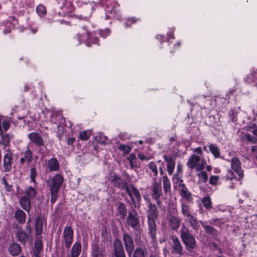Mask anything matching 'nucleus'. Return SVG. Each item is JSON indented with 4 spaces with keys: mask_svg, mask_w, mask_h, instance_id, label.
I'll return each mask as SVG.
<instances>
[{
    "mask_svg": "<svg viewBox=\"0 0 257 257\" xmlns=\"http://www.w3.org/2000/svg\"><path fill=\"white\" fill-rule=\"evenodd\" d=\"M194 153H196L191 155L188 158L186 163L187 167L191 169H195L196 171H200L203 170L206 164L205 160L202 158L203 152L201 147L196 148L193 149Z\"/></svg>",
    "mask_w": 257,
    "mask_h": 257,
    "instance_id": "obj_1",
    "label": "nucleus"
},
{
    "mask_svg": "<svg viewBox=\"0 0 257 257\" xmlns=\"http://www.w3.org/2000/svg\"><path fill=\"white\" fill-rule=\"evenodd\" d=\"M181 238L186 246V249L190 251L196 247V240L194 236L190 233L188 228L182 226L180 230Z\"/></svg>",
    "mask_w": 257,
    "mask_h": 257,
    "instance_id": "obj_2",
    "label": "nucleus"
},
{
    "mask_svg": "<svg viewBox=\"0 0 257 257\" xmlns=\"http://www.w3.org/2000/svg\"><path fill=\"white\" fill-rule=\"evenodd\" d=\"M126 222L127 225L131 227L136 233L141 232L139 217L135 210H132L128 212Z\"/></svg>",
    "mask_w": 257,
    "mask_h": 257,
    "instance_id": "obj_3",
    "label": "nucleus"
},
{
    "mask_svg": "<svg viewBox=\"0 0 257 257\" xmlns=\"http://www.w3.org/2000/svg\"><path fill=\"white\" fill-rule=\"evenodd\" d=\"M73 240V230L71 226H66L63 230L61 243L63 247L69 249Z\"/></svg>",
    "mask_w": 257,
    "mask_h": 257,
    "instance_id": "obj_4",
    "label": "nucleus"
},
{
    "mask_svg": "<svg viewBox=\"0 0 257 257\" xmlns=\"http://www.w3.org/2000/svg\"><path fill=\"white\" fill-rule=\"evenodd\" d=\"M64 181L63 176L60 174H56L53 178L47 181L50 190L58 191Z\"/></svg>",
    "mask_w": 257,
    "mask_h": 257,
    "instance_id": "obj_5",
    "label": "nucleus"
},
{
    "mask_svg": "<svg viewBox=\"0 0 257 257\" xmlns=\"http://www.w3.org/2000/svg\"><path fill=\"white\" fill-rule=\"evenodd\" d=\"M13 153L8 148L5 151L3 160V168L5 172H8L11 170L13 163Z\"/></svg>",
    "mask_w": 257,
    "mask_h": 257,
    "instance_id": "obj_6",
    "label": "nucleus"
},
{
    "mask_svg": "<svg viewBox=\"0 0 257 257\" xmlns=\"http://www.w3.org/2000/svg\"><path fill=\"white\" fill-rule=\"evenodd\" d=\"M123 241L128 255L131 257L135 248V243L132 236L128 233L123 234Z\"/></svg>",
    "mask_w": 257,
    "mask_h": 257,
    "instance_id": "obj_7",
    "label": "nucleus"
},
{
    "mask_svg": "<svg viewBox=\"0 0 257 257\" xmlns=\"http://www.w3.org/2000/svg\"><path fill=\"white\" fill-rule=\"evenodd\" d=\"M171 240L172 253H176L180 255H183V248L178 237L175 235H173L171 236Z\"/></svg>",
    "mask_w": 257,
    "mask_h": 257,
    "instance_id": "obj_8",
    "label": "nucleus"
},
{
    "mask_svg": "<svg viewBox=\"0 0 257 257\" xmlns=\"http://www.w3.org/2000/svg\"><path fill=\"white\" fill-rule=\"evenodd\" d=\"M232 169L238 175L239 179L243 177V172L241 169V162L236 157H233L231 160Z\"/></svg>",
    "mask_w": 257,
    "mask_h": 257,
    "instance_id": "obj_9",
    "label": "nucleus"
},
{
    "mask_svg": "<svg viewBox=\"0 0 257 257\" xmlns=\"http://www.w3.org/2000/svg\"><path fill=\"white\" fill-rule=\"evenodd\" d=\"M46 222V219L43 215H39L36 218L35 221V231L36 235H40L43 230V223Z\"/></svg>",
    "mask_w": 257,
    "mask_h": 257,
    "instance_id": "obj_10",
    "label": "nucleus"
},
{
    "mask_svg": "<svg viewBox=\"0 0 257 257\" xmlns=\"http://www.w3.org/2000/svg\"><path fill=\"white\" fill-rule=\"evenodd\" d=\"M163 158L166 163L167 170L169 175H172L175 167V158L171 156L164 155Z\"/></svg>",
    "mask_w": 257,
    "mask_h": 257,
    "instance_id": "obj_11",
    "label": "nucleus"
},
{
    "mask_svg": "<svg viewBox=\"0 0 257 257\" xmlns=\"http://www.w3.org/2000/svg\"><path fill=\"white\" fill-rule=\"evenodd\" d=\"M113 247L115 257H125L120 240L118 239H115L113 242Z\"/></svg>",
    "mask_w": 257,
    "mask_h": 257,
    "instance_id": "obj_12",
    "label": "nucleus"
},
{
    "mask_svg": "<svg viewBox=\"0 0 257 257\" xmlns=\"http://www.w3.org/2000/svg\"><path fill=\"white\" fill-rule=\"evenodd\" d=\"M156 221V220H147L148 225V233L154 242L156 241L157 240V225Z\"/></svg>",
    "mask_w": 257,
    "mask_h": 257,
    "instance_id": "obj_13",
    "label": "nucleus"
},
{
    "mask_svg": "<svg viewBox=\"0 0 257 257\" xmlns=\"http://www.w3.org/2000/svg\"><path fill=\"white\" fill-rule=\"evenodd\" d=\"M178 190L180 192L181 196L183 198L190 202L192 200V194L188 191L185 184H182V185L178 188Z\"/></svg>",
    "mask_w": 257,
    "mask_h": 257,
    "instance_id": "obj_14",
    "label": "nucleus"
},
{
    "mask_svg": "<svg viewBox=\"0 0 257 257\" xmlns=\"http://www.w3.org/2000/svg\"><path fill=\"white\" fill-rule=\"evenodd\" d=\"M147 220H156L158 217V211L155 204H151L148 207Z\"/></svg>",
    "mask_w": 257,
    "mask_h": 257,
    "instance_id": "obj_15",
    "label": "nucleus"
},
{
    "mask_svg": "<svg viewBox=\"0 0 257 257\" xmlns=\"http://www.w3.org/2000/svg\"><path fill=\"white\" fill-rule=\"evenodd\" d=\"M29 138L31 141L37 146L41 147L44 144L42 137L36 133H31L29 135Z\"/></svg>",
    "mask_w": 257,
    "mask_h": 257,
    "instance_id": "obj_16",
    "label": "nucleus"
},
{
    "mask_svg": "<svg viewBox=\"0 0 257 257\" xmlns=\"http://www.w3.org/2000/svg\"><path fill=\"white\" fill-rule=\"evenodd\" d=\"M169 226L172 230H177L180 227L181 220L176 216L171 215L168 219Z\"/></svg>",
    "mask_w": 257,
    "mask_h": 257,
    "instance_id": "obj_17",
    "label": "nucleus"
},
{
    "mask_svg": "<svg viewBox=\"0 0 257 257\" xmlns=\"http://www.w3.org/2000/svg\"><path fill=\"white\" fill-rule=\"evenodd\" d=\"M47 167L50 172H57L60 169L59 162L55 158H52L48 161Z\"/></svg>",
    "mask_w": 257,
    "mask_h": 257,
    "instance_id": "obj_18",
    "label": "nucleus"
},
{
    "mask_svg": "<svg viewBox=\"0 0 257 257\" xmlns=\"http://www.w3.org/2000/svg\"><path fill=\"white\" fill-rule=\"evenodd\" d=\"M111 182L114 187L119 189H122L126 184V183L124 182L120 177L117 174H114V175L112 176Z\"/></svg>",
    "mask_w": 257,
    "mask_h": 257,
    "instance_id": "obj_19",
    "label": "nucleus"
},
{
    "mask_svg": "<svg viewBox=\"0 0 257 257\" xmlns=\"http://www.w3.org/2000/svg\"><path fill=\"white\" fill-rule=\"evenodd\" d=\"M118 7L119 5L116 2H113L110 6H107L105 8L107 16L110 17L109 14L115 16L119 12Z\"/></svg>",
    "mask_w": 257,
    "mask_h": 257,
    "instance_id": "obj_20",
    "label": "nucleus"
},
{
    "mask_svg": "<svg viewBox=\"0 0 257 257\" xmlns=\"http://www.w3.org/2000/svg\"><path fill=\"white\" fill-rule=\"evenodd\" d=\"M92 257H106L104 251L101 249L98 244H94L92 245Z\"/></svg>",
    "mask_w": 257,
    "mask_h": 257,
    "instance_id": "obj_21",
    "label": "nucleus"
},
{
    "mask_svg": "<svg viewBox=\"0 0 257 257\" xmlns=\"http://www.w3.org/2000/svg\"><path fill=\"white\" fill-rule=\"evenodd\" d=\"M20 204L21 207L27 212H29L31 209V199L27 196H23L20 200Z\"/></svg>",
    "mask_w": 257,
    "mask_h": 257,
    "instance_id": "obj_22",
    "label": "nucleus"
},
{
    "mask_svg": "<svg viewBox=\"0 0 257 257\" xmlns=\"http://www.w3.org/2000/svg\"><path fill=\"white\" fill-rule=\"evenodd\" d=\"M162 195V186L161 183L155 182L152 186V197H160Z\"/></svg>",
    "mask_w": 257,
    "mask_h": 257,
    "instance_id": "obj_23",
    "label": "nucleus"
},
{
    "mask_svg": "<svg viewBox=\"0 0 257 257\" xmlns=\"http://www.w3.org/2000/svg\"><path fill=\"white\" fill-rule=\"evenodd\" d=\"M81 251V245L79 242H75L71 249L70 255L72 257H78Z\"/></svg>",
    "mask_w": 257,
    "mask_h": 257,
    "instance_id": "obj_24",
    "label": "nucleus"
},
{
    "mask_svg": "<svg viewBox=\"0 0 257 257\" xmlns=\"http://www.w3.org/2000/svg\"><path fill=\"white\" fill-rule=\"evenodd\" d=\"M208 148L214 158H219L221 157L220 149L216 144H210L208 145Z\"/></svg>",
    "mask_w": 257,
    "mask_h": 257,
    "instance_id": "obj_25",
    "label": "nucleus"
},
{
    "mask_svg": "<svg viewBox=\"0 0 257 257\" xmlns=\"http://www.w3.org/2000/svg\"><path fill=\"white\" fill-rule=\"evenodd\" d=\"M10 253L13 255H17L21 251L20 245L17 243H13L9 247Z\"/></svg>",
    "mask_w": 257,
    "mask_h": 257,
    "instance_id": "obj_26",
    "label": "nucleus"
},
{
    "mask_svg": "<svg viewBox=\"0 0 257 257\" xmlns=\"http://www.w3.org/2000/svg\"><path fill=\"white\" fill-rule=\"evenodd\" d=\"M186 220L188 221L190 226L194 230H198L200 226L197 219L194 218L192 215L186 217Z\"/></svg>",
    "mask_w": 257,
    "mask_h": 257,
    "instance_id": "obj_27",
    "label": "nucleus"
},
{
    "mask_svg": "<svg viewBox=\"0 0 257 257\" xmlns=\"http://www.w3.org/2000/svg\"><path fill=\"white\" fill-rule=\"evenodd\" d=\"M17 238L18 241L25 243L29 236V234L22 230H19L17 233Z\"/></svg>",
    "mask_w": 257,
    "mask_h": 257,
    "instance_id": "obj_28",
    "label": "nucleus"
},
{
    "mask_svg": "<svg viewBox=\"0 0 257 257\" xmlns=\"http://www.w3.org/2000/svg\"><path fill=\"white\" fill-rule=\"evenodd\" d=\"M15 218L16 220L21 223H24L26 221V214L22 210L19 209L15 212Z\"/></svg>",
    "mask_w": 257,
    "mask_h": 257,
    "instance_id": "obj_29",
    "label": "nucleus"
},
{
    "mask_svg": "<svg viewBox=\"0 0 257 257\" xmlns=\"http://www.w3.org/2000/svg\"><path fill=\"white\" fill-rule=\"evenodd\" d=\"M37 193L36 189L33 187H28L25 190V196L30 199L34 198Z\"/></svg>",
    "mask_w": 257,
    "mask_h": 257,
    "instance_id": "obj_30",
    "label": "nucleus"
},
{
    "mask_svg": "<svg viewBox=\"0 0 257 257\" xmlns=\"http://www.w3.org/2000/svg\"><path fill=\"white\" fill-rule=\"evenodd\" d=\"M164 191L165 193L171 191V183L168 177L165 175L162 177Z\"/></svg>",
    "mask_w": 257,
    "mask_h": 257,
    "instance_id": "obj_31",
    "label": "nucleus"
},
{
    "mask_svg": "<svg viewBox=\"0 0 257 257\" xmlns=\"http://www.w3.org/2000/svg\"><path fill=\"white\" fill-rule=\"evenodd\" d=\"M181 213L186 217L191 215L189 206L185 202H182L181 204Z\"/></svg>",
    "mask_w": 257,
    "mask_h": 257,
    "instance_id": "obj_32",
    "label": "nucleus"
},
{
    "mask_svg": "<svg viewBox=\"0 0 257 257\" xmlns=\"http://www.w3.org/2000/svg\"><path fill=\"white\" fill-rule=\"evenodd\" d=\"M117 210L121 216V217L122 219H124L127 213L126 209L124 204L122 202L119 203L117 206Z\"/></svg>",
    "mask_w": 257,
    "mask_h": 257,
    "instance_id": "obj_33",
    "label": "nucleus"
},
{
    "mask_svg": "<svg viewBox=\"0 0 257 257\" xmlns=\"http://www.w3.org/2000/svg\"><path fill=\"white\" fill-rule=\"evenodd\" d=\"M127 160L130 162L132 168L139 167L137 163V159L136 155L134 153H132L130 155L129 157L127 158Z\"/></svg>",
    "mask_w": 257,
    "mask_h": 257,
    "instance_id": "obj_34",
    "label": "nucleus"
},
{
    "mask_svg": "<svg viewBox=\"0 0 257 257\" xmlns=\"http://www.w3.org/2000/svg\"><path fill=\"white\" fill-rule=\"evenodd\" d=\"M201 202L206 209L210 210L212 208L211 200L209 196L203 197L201 199Z\"/></svg>",
    "mask_w": 257,
    "mask_h": 257,
    "instance_id": "obj_35",
    "label": "nucleus"
},
{
    "mask_svg": "<svg viewBox=\"0 0 257 257\" xmlns=\"http://www.w3.org/2000/svg\"><path fill=\"white\" fill-rule=\"evenodd\" d=\"M242 136L241 137L242 140L247 141V142H250L252 143H257V139L255 137L251 136V135L248 133L244 134L242 133Z\"/></svg>",
    "mask_w": 257,
    "mask_h": 257,
    "instance_id": "obj_36",
    "label": "nucleus"
},
{
    "mask_svg": "<svg viewBox=\"0 0 257 257\" xmlns=\"http://www.w3.org/2000/svg\"><path fill=\"white\" fill-rule=\"evenodd\" d=\"M89 37V33L86 30L85 27H82L81 31L78 34V39L79 42L78 44L80 43V41L81 40H85V38H88Z\"/></svg>",
    "mask_w": 257,
    "mask_h": 257,
    "instance_id": "obj_37",
    "label": "nucleus"
},
{
    "mask_svg": "<svg viewBox=\"0 0 257 257\" xmlns=\"http://www.w3.org/2000/svg\"><path fill=\"white\" fill-rule=\"evenodd\" d=\"M201 224H202V227L205 229V231L208 234H214L216 233V230L215 228H214L212 226L210 225H207L205 224L203 222L200 221Z\"/></svg>",
    "mask_w": 257,
    "mask_h": 257,
    "instance_id": "obj_38",
    "label": "nucleus"
},
{
    "mask_svg": "<svg viewBox=\"0 0 257 257\" xmlns=\"http://www.w3.org/2000/svg\"><path fill=\"white\" fill-rule=\"evenodd\" d=\"M244 129L247 131L250 132L252 133V134L255 137V138L257 139V125L254 123H252L249 125H247L245 127Z\"/></svg>",
    "mask_w": 257,
    "mask_h": 257,
    "instance_id": "obj_39",
    "label": "nucleus"
},
{
    "mask_svg": "<svg viewBox=\"0 0 257 257\" xmlns=\"http://www.w3.org/2000/svg\"><path fill=\"white\" fill-rule=\"evenodd\" d=\"M42 249V245L41 243L36 242L33 248V252L34 257H40V253Z\"/></svg>",
    "mask_w": 257,
    "mask_h": 257,
    "instance_id": "obj_40",
    "label": "nucleus"
},
{
    "mask_svg": "<svg viewBox=\"0 0 257 257\" xmlns=\"http://www.w3.org/2000/svg\"><path fill=\"white\" fill-rule=\"evenodd\" d=\"M173 182L178 185V187H180L182 184H185L183 183V180L181 179L180 174H175L173 175L172 178Z\"/></svg>",
    "mask_w": 257,
    "mask_h": 257,
    "instance_id": "obj_41",
    "label": "nucleus"
},
{
    "mask_svg": "<svg viewBox=\"0 0 257 257\" xmlns=\"http://www.w3.org/2000/svg\"><path fill=\"white\" fill-rule=\"evenodd\" d=\"M197 176L199 181L201 183H206L208 180L207 174L205 171H201L198 173Z\"/></svg>",
    "mask_w": 257,
    "mask_h": 257,
    "instance_id": "obj_42",
    "label": "nucleus"
},
{
    "mask_svg": "<svg viewBox=\"0 0 257 257\" xmlns=\"http://www.w3.org/2000/svg\"><path fill=\"white\" fill-rule=\"evenodd\" d=\"M37 12L38 14L40 17H43L46 14V8L42 5L40 4L37 6L36 9Z\"/></svg>",
    "mask_w": 257,
    "mask_h": 257,
    "instance_id": "obj_43",
    "label": "nucleus"
},
{
    "mask_svg": "<svg viewBox=\"0 0 257 257\" xmlns=\"http://www.w3.org/2000/svg\"><path fill=\"white\" fill-rule=\"evenodd\" d=\"M145 249L138 248L135 250L133 257H145Z\"/></svg>",
    "mask_w": 257,
    "mask_h": 257,
    "instance_id": "obj_44",
    "label": "nucleus"
},
{
    "mask_svg": "<svg viewBox=\"0 0 257 257\" xmlns=\"http://www.w3.org/2000/svg\"><path fill=\"white\" fill-rule=\"evenodd\" d=\"M131 188L133 192V195H134L137 199L138 202L141 200V195L139 190L133 185H131Z\"/></svg>",
    "mask_w": 257,
    "mask_h": 257,
    "instance_id": "obj_45",
    "label": "nucleus"
},
{
    "mask_svg": "<svg viewBox=\"0 0 257 257\" xmlns=\"http://www.w3.org/2000/svg\"><path fill=\"white\" fill-rule=\"evenodd\" d=\"M24 157L27 161L28 163H30L32 161L33 159L32 152L29 148L25 151Z\"/></svg>",
    "mask_w": 257,
    "mask_h": 257,
    "instance_id": "obj_46",
    "label": "nucleus"
},
{
    "mask_svg": "<svg viewBox=\"0 0 257 257\" xmlns=\"http://www.w3.org/2000/svg\"><path fill=\"white\" fill-rule=\"evenodd\" d=\"M118 149L122 151L124 154H128L131 151V148L128 146L120 144L118 147Z\"/></svg>",
    "mask_w": 257,
    "mask_h": 257,
    "instance_id": "obj_47",
    "label": "nucleus"
},
{
    "mask_svg": "<svg viewBox=\"0 0 257 257\" xmlns=\"http://www.w3.org/2000/svg\"><path fill=\"white\" fill-rule=\"evenodd\" d=\"M148 167L151 170L152 172L154 173V175L155 176H157L158 175L157 167L155 162H150L148 165Z\"/></svg>",
    "mask_w": 257,
    "mask_h": 257,
    "instance_id": "obj_48",
    "label": "nucleus"
},
{
    "mask_svg": "<svg viewBox=\"0 0 257 257\" xmlns=\"http://www.w3.org/2000/svg\"><path fill=\"white\" fill-rule=\"evenodd\" d=\"M219 179V177L218 176H211L209 180V183L212 185L216 186L218 183Z\"/></svg>",
    "mask_w": 257,
    "mask_h": 257,
    "instance_id": "obj_49",
    "label": "nucleus"
},
{
    "mask_svg": "<svg viewBox=\"0 0 257 257\" xmlns=\"http://www.w3.org/2000/svg\"><path fill=\"white\" fill-rule=\"evenodd\" d=\"M247 80L249 82L250 80V81L254 83L257 86V70L255 72L250 75L247 78Z\"/></svg>",
    "mask_w": 257,
    "mask_h": 257,
    "instance_id": "obj_50",
    "label": "nucleus"
},
{
    "mask_svg": "<svg viewBox=\"0 0 257 257\" xmlns=\"http://www.w3.org/2000/svg\"><path fill=\"white\" fill-rule=\"evenodd\" d=\"M51 193V202L54 204L57 199L58 191L50 190Z\"/></svg>",
    "mask_w": 257,
    "mask_h": 257,
    "instance_id": "obj_51",
    "label": "nucleus"
},
{
    "mask_svg": "<svg viewBox=\"0 0 257 257\" xmlns=\"http://www.w3.org/2000/svg\"><path fill=\"white\" fill-rule=\"evenodd\" d=\"M124 186H124L121 189H125V190L126 192H127V193L128 194L129 196L130 197L132 201L134 203H135V199H134V198L133 197V195L132 189H131V190L130 189L129 187L127 186V183Z\"/></svg>",
    "mask_w": 257,
    "mask_h": 257,
    "instance_id": "obj_52",
    "label": "nucleus"
},
{
    "mask_svg": "<svg viewBox=\"0 0 257 257\" xmlns=\"http://www.w3.org/2000/svg\"><path fill=\"white\" fill-rule=\"evenodd\" d=\"M89 137L90 136L87 135L86 131L81 132L79 135V138L83 141H87Z\"/></svg>",
    "mask_w": 257,
    "mask_h": 257,
    "instance_id": "obj_53",
    "label": "nucleus"
},
{
    "mask_svg": "<svg viewBox=\"0 0 257 257\" xmlns=\"http://www.w3.org/2000/svg\"><path fill=\"white\" fill-rule=\"evenodd\" d=\"M37 173L36 169L35 168H32L31 169L30 178L32 182H34V183H36L35 178L37 176Z\"/></svg>",
    "mask_w": 257,
    "mask_h": 257,
    "instance_id": "obj_54",
    "label": "nucleus"
},
{
    "mask_svg": "<svg viewBox=\"0 0 257 257\" xmlns=\"http://www.w3.org/2000/svg\"><path fill=\"white\" fill-rule=\"evenodd\" d=\"M1 126L2 127H3V131H7L10 127V123L7 121H4L2 122V123L1 124Z\"/></svg>",
    "mask_w": 257,
    "mask_h": 257,
    "instance_id": "obj_55",
    "label": "nucleus"
},
{
    "mask_svg": "<svg viewBox=\"0 0 257 257\" xmlns=\"http://www.w3.org/2000/svg\"><path fill=\"white\" fill-rule=\"evenodd\" d=\"M226 177L228 179L230 180H233V179L236 178V176L233 173V172L231 171H229L226 175Z\"/></svg>",
    "mask_w": 257,
    "mask_h": 257,
    "instance_id": "obj_56",
    "label": "nucleus"
},
{
    "mask_svg": "<svg viewBox=\"0 0 257 257\" xmlns=\"http://www.w3.org/2000/svg\"><path fill=\"white\" fill-rule=\"evenodd\" d=\"M2 181H3V183L4 184V185H5V188H6V189L8 191H10L11 190V186H10L9 185V184L7 182V181L6 179V178L5 177H3L2 178Z\"/></svg>",
    "mask_w": 257,
    "mask_h": 257,
    "instance_id": "obj_57",
    "label": "nucleus"
},
{
    "mask_svg": "<svg viewBox=\"0 0 257 257\" xmlns=\"http://www.w3.org/2000/svg\"><path fill=\"white\" fill-rule=\"evenodd\" d=\"M177 171L178 174H181L183 172V167L181 163H178L177 165Z\"/></svg>",
    "mask_w": 257,
    "mask_h": 257,
    "instance_id": "obj_58",
    "label": "nucleus"
},
{
    "mask_svg": "<svg viewBox=\"0 0 257 257\" xmlns=\"http://www.w3.org/2000/svg\"><path fill=\"white\" fill-rule=\"evenodd\" d=\"M138 158L141 160H149L150 158L149 157H147L146 156H145L144 154H139L138 155Z\"/></svg>",
    "mask_w": 257,
    "mask_h": 257,
    "instance_id": "obj_59",
    "label": "nucleus"
},
{
    "mask_svg": "<svg viewBox=\"0 0 257 257\" xmlns=\"http://www.w3.org/2000/svg\"><path fill=\"white\" fill-rule=\"evenodd\" d=\"M136 22V20L134 18H129L127 20L126 22L125 23V27H128V24L130 23L133 24L134 23Z\"/></svg>",
    "mask_w": 257,
    "mask_h": 257,
    "instance_id": "obj_60",
    "label": "nucleus"
},
{
    "mask_svg": "<svg viewBox=\"0 0 257 257\" xmlns=\"http://www.w3.org/2000/svg\"><path fill=\"white\" fill-rule=\"evenodd\" d=\"M75 141V138H69L67 140V143L68 145H72Z\"/></svg>",
    "mask_w": 257,
    "mask_h": 257,
    "instance_id": "obj_61",
    "label": "nucleus"
},
{
    "mask_svg": "<svg viewBox=\"0 0 257 257\" xmlns=\"http://www.w3.org/2000/svg\"><path fill=\"white\" fill-rule=\"evenodd\" d=\"M156 201V203L158 206H160L162 203L161 200L160 199V197H156L153 198Z\"/></svg>",
    "mask_w": 257,
    "mask_h": 257,
    "instance_id": "obj_62",
    "label": "nucleus"
},
{
    "mask_svg": "<svg viewBox=\"0 0 257 257\" xmlns=\"http://www.w3.org/2000/svg\"><path fill=\"white\" fill-rule=\"evenodd\" d=\"M26 228L28 230L29 233H31L32 229H31V224H30V220L27 223Z\"/></svg>",
    "mask_w": 257,
    "mask_h": 257,
    "instance_id": "obj_63",
    "label": "nucleus"
},
{
    "mask_svg": "<svg viewBox=\"0 0 257 257\" xmlns=\"http://www.w3.org/2000/svg\"><path fill=\"white\" fill-rule=\"evenodd\" d=\"M144 199L145 200L147 201V202L148 203V207L150 206V205L151 204H153L151 201V200L150 199L147 197V196H144Z\"/></svg>",
    "mask_w": 257,
    "mask_h": 257,
    "instance_id": "obj_64",
    "label": "nucleus"
}]
</instances>
